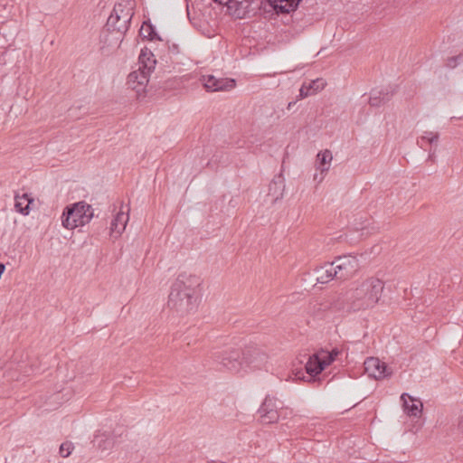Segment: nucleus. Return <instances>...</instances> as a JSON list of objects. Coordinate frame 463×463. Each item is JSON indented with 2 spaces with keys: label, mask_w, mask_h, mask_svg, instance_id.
<instances>
[{
  "label": "nucleus",
  "mask_w": 463,
  "mask_h": 463,
  "mask_svg": "<svg viewBox=\"0 0 463 463\" xmlns=\"http://www.w3.org/2000/svg\"><path fill=\"white\" fill-rule=\"evenodd\" d=\"M383 290V283L379 279L370 278L363 281L348 293L347 310L356 312L373 307L379 301Z\"/></svg>",
  "instance_id": "f257e3e1"
},
{
  "label": "nucleus",
  "mask_w": 463,
  "mask_h": 463,
  "mask_svg": "<svg viewBox=\"0 0 463 463\" xmlns=\"http://www.w3.org/2000/svg\"><path fill=\"white\" fill-rule=\"evenodd\" d=\"M302 0H237L229 10L239 19L257 15L262 6L268 4L277 14L295 11Z\"/></svg>",
  "instance_id": "f03ea898"
},
{
  "label": "nucleus",
  "mask_w": 463,
  "mask_h": 463,
  "mask_svg": "<svg viewBox=\"0 0 463 463\" xmlns=\"http://www.w3.org/2000/svg\"><path fill=\"white\" fill-rule=\"evenodd\" d=\"M156 61L154 54L147 50H142L138 58V68L128 76V88L136 91L137 97L145 94L149 81V76L156 67Z\"/></svg>",
  "instance_id": "7ed1b4c3"
},
{
  "label": "nucleus",
  "mask_w": 463,
  "mask_h": 463,
  "mask_svg": "<svg viewBox=\"0 0 463 463\" xmlns=\"http://www.w3.org/2000/svg\"><path fill=\"white\" fill-rule=\"evenodd\" d=\"M93 218V209L84 201L65 207L61 216L62 226L66 229H75L84 226Z\"/></svg>",
  "instance_id": "20e7f679"
},
{
  "label": "nucleus",
  "mask_w": 463,
  "mask_h": 463,
  "mask_svg": "<svg viewBox=\"0 0 463 463\" xmlns=\"http://www.w3.org/2000/svg\"><path fill=\"white\" fill-rule=\"evenodd\" d=\"M241 353V349L224 346L214 348L212 352V358L222 368L232 373H240L242 369Z\"/></svg>",
  "instance_id": "39448f33"
},
{
  "label": "nucleus",
  "mask_w": 463,
  "mask_h": 463,
  "mask_svg": "<svg viewBox=\"0 0 463 463\" xmlns=\"http://www.w3.org/2000/svg\"><path fill=\"white\" fill-rule=\"evenodd\" d=\"M133 16L131 8L126 7L123 4L115 5L110 15L107 20L108 31L117 32L124 35L130 25Z\"/></svg>",
  "instance_id": "423d86ee"
},
{
  "label": "nucleus",
  "mask_w": 463,
  "mask_h": 463,
  "mask_svg": "<svg viewBox=\"0 0 463 463\" xmlns=\"http://www.w3.org/2000/svg\"><path fill=\"white\" fill-rule=\"evenodd\" d=\"M200 298L185 293L170 291L167 305L179 316H186L197 310Z\"/></svg>",
  "instance_id": "0eeeda50"
},
{
  "label": "nucleus",
  "mask_w": 463,
  "mask_h": 463,
  "mask_svg": "<svg viewBox=\"0 0 463 463\" xmlns=\"http://www.w3.org/2000/svg\"><path fill=\"white\" fill-rule=\"evenodd\" d=\"M202 279L194 274L182 272L171 287V291L180 292L201 298Z\"/></svg>",
  "instance_id": "6e6552de"
},
{
  "label": "nucleus",
  "mask_w": 463,
  "mask_h": 463,
  "mask_svg": "<svg viewBox=\"0 0 463 463\" xmlns=\"http://www.w3.org/2000/svg\"><path fill=\"white\" fill-rule=\"evenodd\" d=\"M335 279L345 280L352 278L359 269V261L352 255H343L335 258L331 262Z\"/></svg>",
  "instance_id": "1a4fd4ad"
},
{
  "label": "nucleus",
  "mask_w": 463,
  "mask_h": 463,
  "mask_svg": "<svg viewBox=\"0 0 463 463\" xmlns=\"http://www.w3.org/2000/svg\"><path fill=\"white\" fill-rule=\"evenodd\" d=\"M267 354L257 345L246 346L241 353V371L260 369L267 362Z\"/></svg>",
  "instance_id": "9d476101"
},
{
  "label": "nucleus",
  "mask_w": 463,
  "mask_h": 463,
  "mask_svg": "<svg viewBox=\"0 0 463 463\" xmlns=\"http://www.w3.org/2000/svg\"><path fill=\"white\" fill-rule=\"evenodd\" d=\"M364 365L368 375L376 380L383 379L392 374V371L388 368L386 364L377 357L366 358Z\"/></svg>",
  "instance_id": "9b49d317"
},
{
  "label": "nucleus",
  "mask_w": 463,
  "mask_h": 463,
  "mask_svg": "<svg viewBox=\"0 0 463 463\" xmlns=\"http://www.w3.org/2000/svg\"><path fill=\"white\" fill-rule=\"evenodd\" d=\"M404 411L411 417H419L422 413V402L404 392L401 395Z\"/></svg>",
  "instance_id": "f8f14e48"
},
{
  "label": "nucleus",
  "mask_w": 463,
  "mask_h": 463,
  "mask_svg": "<svg viewBox=\"0 0 463 463\" xmlns=\"http://www.w3.org/2000/svg\"><path fill=\"white\" fill-rule=\"evenodd\" d=\"M285 182L282 175H276L269 185V196L272 202H277L283 197Z\"/></svg>",
  "instance_id": "ddd939ff"
},
{
  "label": "nucleus",
  "mask_w": 463,
  "mask_h": 463,
  "mask_svg": "<svg viewBox=\"0 0 463 463\" xmlns=\"http://www.w3.org/2000/svg\"><path fill=\"white\" fill-rule=\"evenodd\" d=\"M326 82L323 79H317L311 81L304 82L299 89V98L304 99L309 95L317 93L318 90L324 89Z\"/></svg>",
  "instance_id": "4468645a"
},
{
  "label": "nucleus",
  "mask_w": 463,
  "mask_h": 463,
  "mask_svg": "<svg viewBox=\"0 0 463 463\" xmlns=\"http://www.w3.org/2000/svg\"><path fill=\"white\" fill-rule=\"evenodd\" d=\"M288 411L291 414V410L285 408V410H271L264 412H259L260 421L263 424H271L277 422L279 418L282 416L286 418L288 416Z\"/></svg>",
  "instance_id": "2eb2a0df"
},
{
  "label": "nucleus",
  "mask_w": 463,
  "mask_h": 463,
  "mask_svg": "<svg viewBox=\"0 0 463 463\" xmlns=\"http://www.w3.org/2000/svg\"><path fill=\"white\" fill-rule=\"evenodd\" d=\"M334 269L331 263H326L323 267L315 269L316 280L317 283L326 284L330 280L335 279L333 275Z\"/></svg>",
  "instance_id": "dca6fc26"
},
{
  "label": "nucleus",
  "mask_w": 463,
  "mask_h": 463,
  "mask_svg": "<svg viewBox=\"0 0 463 463\" xmlns=\"http://www.w3.org/2000/svg\"><path fill=\"white\" fill-rule=\"evenodd\" d=\"M324 369L325 367L317 353L311 355L306 364V371L310 376L319 374Z\"/></svg>",
  "instance_id": "f3484780"
},
{
  "label": "nucleus",
  "mask_w": 463,
  "mask_h": 463,
  "mask_svg": "<svg viewBox=\"0 0 463 463\" xmlns=\"http://www.w3.org/2000/svg\"><path fill=\"white\" fill-rule=\"evenodd\" d=\"M14 199V207L16 211L24 215H27L29 213L30 204L33 200L27 194H24L23 195L17 194Z\"/></svg>",
  "instance_id": "a211bd4d"
},
{
  "label": "nucleus",
  "mask_w": 463,
  "mask_h": 463,
  "mask_svg": "<svg viewBox=\"0 0 463 463\" xmlns=\"http://www.w3.org/2000/svg\"><path fill=\"white\" fill-rule=\"evenodd\" d=\"M271 410H285L282 402L275 396L267 395L258 410L259 412L269 411Z\"/></svg>",
  "instance_id": "6ab92c4d"
},
{
  "label": "nucleus",
  "mask_w": 463,
  "mask_h": 463,
  "mask_svg": "<svg viewBox=\"0 0 463 463\" xmlns=\"http://www.w3.org/2000/svg\"><path fill=\"white\" fill-rule=\"evenodd\" d=\"M390 99L388 90H373L369 98V104L372 107H379Z\"/></svg>",
  "instance_id": "aec40b11"
},
{
  "label": "nucleus",
  "mask_w": 463,
  "mask_h": 463,
  "mask_svg": "<svg viewBox=\"0 0 463 463\" xmlns=\"http://www.w3.org/2000/svg\"><path fill=\"white\" fill-rule=\"evenodd\" d=\"M332 158L333 156L330 150L326 149L323 152H319L317 156V169L319 170L321 174L327 172Z\"/></svg>",
  "instance_id": "412c9836"
},
{
  "label": "nucleus",
  "mask_w": 463,
  "mask_h": 463,
  "mask_svg": "<svg viewBox=\"0 0 463 463\" xmlns=\"http://www.w3.org/2000/svg\"><path fill=\"white\" fill-rule=\"evenodd\" d=\"M128 220V215L123 212L117 213L110 223V229L113 232L120 234L126 228V224Z\"/></svg>",
  "instance_id": "4be33fe9"
},
{
  "label": "nucleus",
  "mask_w": 463,
  "mask_h": 463,
  "mask_svg": "<svg viewBox=\"0 0 463 463\" xmlns=\"http://www.w3.org/2000/svg\"><path fill=\"white\" fill-rule=\"evenodd\" d=\"M139 34L143 38H146L149 40H155V39H160L156 33V29L154 25L150 22H144L140 31Z\"/></svg>",
  "instance_id": "5701e85b"
},
{
  "label": "nucleus",
  "mask_w": 463,
  "mask_h": 463,
  "mask_svg": "<svg viewBox=\"0 0 463 463\" xmlns=\"http://www.w3.org/2000/svg\"><path fill=\"white\" fill-rule=\"evenodd\" d=\"M439 133L425 131L423 135L417 140V145L420 147H423V144L429 143L430 145H437L439 141Z\"/></svg>",
  "instance_id": "b1692460"
},
{
  "label": "nucleus",
  "mask_w": 463,
  "mask_h": 463,
  "mask_svg": "<svg viewBox=\"0 0 463 463\" xmlns=\"http://www.w3.org/2000/svg\"><path fill=\"white\" fill-rule=\"evenodd\" d=\"M216 84L215 91L229 90L234 88L235 80L229 78H218V82H216Z\"/></svg>",
  "instance_id": "393cba45"
},
{
  "label": "nucleus",
  "mask_w": 463,
  "mask_h": 463,
  "mask_svg": "<svg viewBox=\"0 0 463 463\" xmlns=\"http://www.w3.org/2000/svg\"><path fill=\"white\" fill-rule=\"evenodd\" d=\"M201 80L208 91H215L218 78L214 77L213 75H203L202 76Z\"/></svg>",
  "instance_id": "a878e982"
},
{
  "label": "nucleus",
  "mask_w": 463,
  "mask_h": 463,
  "mask_svg": "<svg viewBox=\"0 0 463 463\" xmlns=\"http://www.w3.org/2000/svg\"><path fill=\"white\" fill-rule=\"evenodd\" d=\"M73 449L74 446L71 441H65L61 444L59 453L61 457L67 458L71 454Z\"/></svg>",
  "instance_id": "bb28decb"
},
{
  "label": "nucleus",
  "mask_w": 463,
  "mask_h": 463,
  "mask_svg": "<svg viewBox=\"0 0 463 463\" xmlns=\"http://www.w3.org/2000/svg\"><path fill=\"white\" fill-rule=\"evenodd\" d=\"M317 354L325 368L334 362L333 358H332L331 354H329L328 351L322 349L319 352H317Z\"/></svg>",
  "instance_id": "cd10ccee"
},
{
  "label": "nucleus",
  "mask_w": 463,
  "mask_h": 463,
  "mask_svg": "<svg viewBox=\"0 0 463 463\" xmlns=\"http://www.w3.org/2000/svg\"><path fill=\"white\" fill-rule=\"evenodd\" d=\"M462 54L449 57L447 60L446 66L449 69H454L458 65L459 61H462Z\"/></svg>",
  "instance_id": "c85d7f7f"
},
{
  "label": "nucleus",
  "mask_w": 463,
  "mask_h": 463,
  "mask_svg": "<svg viewBox=\"0 0 463 463\" xmlns=\"http://www.w3.org/2000/svg\"><path fill=\"white\" fill-rule=\"evenodd\" d=\"M328 353L331 354L333 361H335L336 356L340 354V351L337 348H334L331 351H328Z\"/></svg>",
  "instance_id": "c756f323"
},
{
  "label": "nucleus",
  "mask_w": 463,
  "mask_h": 463,
  "mask_svg": "<svg viewBox=\"0 0 463 463\" xmlns=\"http://www.w3.org/2000/svg\"><path fill=\"white\" fill-rule=\"evenodd\" d=\"M169 51L172 53H178L179 52V47L177 44L173 43L171 46H169Z\"/></svg>",
  "instance_id": "7c9ffc66"
},
{
  "label": "nucleus",
  "mask_w": 463,
  "mask_h": 463,
  "mask_svg": "<svg viewBox=\"0 0 463 463\" xmlns=\"http://www.w3.org/2000/svg\"><path fill=\"white\" fill-rule=\"evenodd\" d=\"M435 158V150L430 151L429 155V160L434 161Z\"/></svg>",
  "instance_id": "2f4dec72"
},
{
  "label": "nucleus",
  "mask_w": 463,
  "mask_h": 463,
  "mask_svg": "<svg viewBox=\"0 0 463 463\" xmlns=\"http://www.w3.org/2000/svg\"><path fill=\"white\" fill-rule=\"evenodd\" d=\"M295 105H296V101H290V102H288L287 109H288V110H290V109H293V107H294Z\"/></svg>",
  "instance_id": "473e14b6"
},
{
  "label": "nucleus",
  "mask_w": 463,
  "mask_h": 463,
  "mask_svg": "<svg viewBox=\"0 0 463 463\" xmlns=\"http://www.w3.org/2000/svg\"><path fill=\"white\" fill-rule=\"evenodd\" d=\"M458 425H459L460 429L463 430V414H462V417L460 418Z\"/></svg>",
  "instance_id": "72a5a7b5"
},
{
  "label": "nucleus",
  "mask_w": 463,
  "mask_h": 463,
  "mask_svg": "<svg viewBox=\"0 0 463 463\" xmlns=\"http://www.w3.org/2000/svg\"><path fill=\"white\" fill-rule=\"evenodd\" d=\"M387 90L390 91V96L394 92V90H392V87H389Z\"/></svg>",
  "instance_id": "f704fd0d"
}]
</instances>
